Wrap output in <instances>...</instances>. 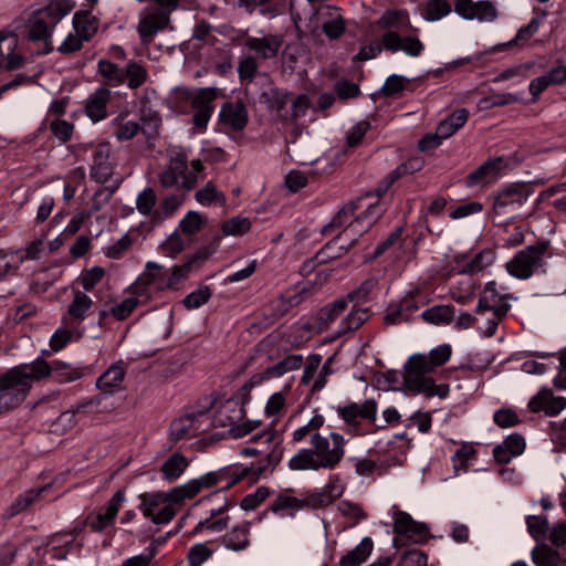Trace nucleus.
<instances>
[{
  "label": "nucleus",
  "instance_id": "20",
  "mask_svg": "<svg viewBox=\"0 0 566 566\" xmlns=\"http://www.w3.org/2000/svg\"><path fill=\"white\" fill-rule=\"evenodd\" d=\"M418 310L419 306L417 302L413 296L409 294L403 298L391 302L387 305L384 315V323L386 325H399L401 323H407Z\"/></svg>",
  "mask_w": 566,
  "mask_h": 566
},
{
  "label": "nucleus",
  "instance_id": "53",
  "mask_svg": "<svg viewBox=\"0 0 566 566\" xmlns=\"http://www.w3.org/2000/svg\"><path fill=\"white\" fill-rule=\"evenodd\" d=\"M532 559L537 566H557L559 554L547 545H541L533 548Z\"/></svg>",
  "mask_w": 566,
  "mask_h": 566
},
{
  "label": "nucleus",
  "instance_id": "24",
  "mask_svg": "<svg viewBox=\"0 0 566 566\" xmlns=\"http://www.w3.org/2000/svg\"><path fill=\"white\" fill-rule=\"evenodd\" d=\"M261 102L266 107L276 114L277 119L289 122V111L286 105L291 102V93L283 90L273 87L262 93Z\"/></svg>",
  "mask_w": 566,
  "mask_h": 566
},
{
  "label": "nucleus",
  "instance_id": "16",
  "mask_svg": "<svg viewBox=\"0 0 566 566\" xmlns=\"http://www.w3.org/2000/svg\"><path fill=\"white\" fill-rule=\"evenodd\" d=\"M454 11L467 20L478 19L479 21L493 22L499 17L495 4L489 0H458Z\"/></svg>",
  "mask_w": 566,
  "mask_h": 566
},
{
  "label": "nucleus",
  "instance_id": "18",
  "mask_svg": "<svg viewBox=\"0 0 566 566\" xmlns=\"http://www.w3.org/2000/svg\"><path fill=\"white\" fill-rule=\"evenodd\" d=\"M203 413L200 415H185L176 420H174L170 424L169 437L174 443H177L181 440H188L193 437L199 436L206 429L202 428L201 418Z\"/></svg>",
  "mask_w": 566,
  "mask_h": 566
},
{
  "label": "nucleus",
  "instance_id": "28",
  "mask_svg": "<svg viewBox=\"0 0 566 566\" xmlns=\"http://www.w3.org/2000/svg\"><path fill=\"white\" fill-rule=\"evenodd\" d=\"M219 472H208L197 479L189 480L187 483L177 485L182 501L195 497L202 489L214 486L220 480Z\"/></svg>",
  "mask_w": 566,
  "mask_h": 566
},
{
  "label": "nucleus",
  "instance_id": "2",
  "mask_svg": "<svg viewBox=\"0 0 566 566\" xmlns=\"http://www.w3.org/2000/svg\"><path fill=\"white\" fill-rule=\"evenodd\" d=\"M346 439L338 432L314 436L308 448H302L289 461L293 471L334 470L345 457Z\"/></svg>",
  "mask_w": 566,
  "mask_h": 566
},
{
  "label": "nucleus",
  "instance_id": "25",
  "mask_svg": "<svg viewBox=\"0 0 566 566\" xmlns=\"http://www.w3.org/2000/svg\"><path fill=\"white\" fill-rule=\"evenodd\" d=\"M364 208V198H357L343 206V208L333 217V219L325 224L321 233L323 235L332 234L335 230L346 228L355 218V212Z\"/></svg>",
  "mask_w": 566,
  "mask_h": 566
},
{
  "label": "nucleus",
  "instance_id": "7",
  "mask_svg": "<svg viewBox=\"0 0 566 566\" xmlns=\"http://www.w3.org/2000/svg\"><path fill=\"white\" fill-rule=\"evenodd\" d=\"M405 368V382L410 390L428 396H441V394L436 390L433 379L428 377V374L432 373L436 368L431 366V361L427 355H412Z\"/></svg>",
  "mask_w": 566,
  "mask_h": 566
},
{
  "label": "nucleus",
  "instance_id": "35",
  "mask_svg": "<svg viewBox=\"0 0 566 566\" xmlns=\"http://www.w3.org/2000/svg\"><path fill=\"white\" fill-rule=\"evenodd\" d=\"M124 84H126L130 90H137L143 86L149 75L147 69L139 62L132 60L124 67Z\"/></svg>",
  "mask_w": 566,
  "mask_h": 566
},
{
  "label": "nucleus",
  "instance_id": "26",
  "mask_svg": "<svg viewBox=\"0 0 566 566\" xmlns=\"http://www.w3.org/2000/svg\"><path fill=\"white\" fill-rule=\"evenodd\" d=\"M111 91L104 86L92 93L85 104V114L94 122H101L107 115V104L111 99Z\"/></svg>",
  "mask_w": 566,
  "mask_h": 566
},
{
  "label": "nucleus",
  "instance_id": "36",
  "mask_svg": "<svg viewBox=\"0 0 566 566\" xmlns=\"http://www.w3.org/2000/svg\"><path fill=\"white\" fill-rule=\"evenodd\" d=\"M184 195H169L160 200V203L154 213V226H158L166 219L175 214L184 202Z\"/></svg>",
  "mask_w": 566,
  "mask_h": 566
},
{
  "label": "nucleus",
  "instance_id": "51",
  "mask_svg": "<svg viewBox=\"0 0 566 566\" xmlns=\"http://www.w3.org/2000/svg\"><path fill=\"white\" fill-rule=\"evenodd\" d=\"M196 200L202 206H224L226 197L222 192L217 191L212 182H208L202 189L196 192Z\"/></svg>",
  "mask_w": 566,
  "mask_h": 566
},
{
  "label": "nucleus",
  "instance_id": "50",
  "mask_svg": "<svg viewBox=\"0 0 566 566\" xmlns=\"http://www.w3.org/2000/svg\"><path fill=\"white\" fill-rule=\"evenodd\" d=\"M494 261L495 252L491 249H484L480 251L478 254H475V256L469 263L465 264L461 272L470 274L478 273L493 264Z\"/></svg>",
  "mask_w": 566,
  "mask_h": 566
},
{
  "label": "nucleus",
  "instance_id": "64",
  "mask_svg": "<svg viewBox=\"0 0 566 566\" xmlns=\"http://www.w3.org/2000/svg\"><path fill=\"white\" fill-rule=\"evenodd\" d=\"M142 297L135 295L134 297H128L122 301L120 303L116 304L111 308V314L118 321H124L127 318L134 310L138 306V304L142 302Z\"/></svg>",
  "mask_w": 566,
  "mask_h": 566
},
{
  "label": "nucleus",
  "instance_id": "52",
  "mask_svg": "<svg viewBox=\"0 0 566 566\" xmlns=\"http://www.w3.org/2000/svg\"><path fill=\"white\" fill-rule=\"evenodd\" d=\"M43 490L44 488L31 489L19 495L18 499L10 505L8 510V516L12 517L27 510L32 503L35 502Z\"/></svg>",
  "mask_w": 566,
  "mask_h": 566
},
{
  "label": "nucleus",
  "instance_id": "3",
  "mask_svg": "<svg viewBox=\"0 0 566 566\" xmlns=\"http://www.w3.org/2000/svg\"><path fill=\"white\" fill-rule=\"evenodd\" d=\"M75 7L74 0H50V2L33 12L29 21L28 38L32 41H44L46 52L53 50L49 46L54 28Z\"/></svg>",
  "mask_w": 566,
  "mask_h": 566
},
{
  "label": "nucleus",
  "instance_id": "31",
  "mask_svg": "<svg viewBox=\"0 0 566 566\" xmlns=\"http://www.w3.org/2000/svg\"><path fill=\"white\" fill-rule=\"evenodd\" d=\"M73 30L86 42L90 41L98 30V19L88 10H81L74 13L72 19Z\"/></svg>",
  "mask_w": 566,
  "mask_h": 566
},
{
  "label": "nucleus",
  "instance_id": "62",
  "mask_svg": "<svg viewBox=\"0 0 566 566\" xmlns=\"http://www.w3.org/2000/svg\"><path fill=\"white\" fill-rule=\"evenodd\" d=\"M332 20L323 21L322 30L331 40L338 39L345 31V20L339 11H333Z\"/></svg>",
  "mask_w": 566,
  "mask_h": 566
},
{
  "label": "nucleus",
  "instance_id": "32",
  "mask_svg": "<svg viewBox=\"0 0 566 566\" xmlns=\"http://www.w3.org/2000/svg\"><path fill=\"white\" fill-rule=\"evenodd\" d=\"M125 369L120 365H112L96 381L97 388L105 394H113L122 387Z\"/></svg>",
  "mask_w": 566,
  "mask_h": 566
},
{
  "label": "nucleus",
  "instance_id": "15",
  "mask_svg": "<svg viewBox=\"0 0 566 566\" xmlns=\"http://www.w3.org/2000/svg\"><path fill=\"white\" fill-rule=\"evenodd\" d=\"M124 502L125 493L124 491L118 490L113 494L103 511L91 513L86 516L85 525L95 533L103 532L105 528L114 524V521Z\"/></svg>",
  "mask_w": 566,
  "mask_h": 566
},
{
  "label": "nucleus",
  "instance_id": "30",
  "mask_svg": "<svg viewBox=\"0 0 566 566\" xmlns=\"http://www.w3.org/2000/svg\"><path fill=\"white\" fill-rule=\"evenodd\" d=\"M190 461L180 452H175L161 464L160 474L169 483L177 481L189 467Z\"/></svg>",
  "mask_w": 566,
  "mask_h": 566
},
{
  "label": "nucleus",
  "instance_id": "44",
  "mask_svg": "<svg viewBox=\"0 0 566 566\" xmlns=\"http://www.w3.org/2000/svg\"><path fill=\"white\" fill-rule=\"evenodd\" d=\"M157 196L153 188H145L137 195L136 209L137 211L149 218L151 227L154 226V213L156 212Z\"/></svg>",
  "mask_w": 566,
  "mask_h": 566
},
{
  "label": "nucleus",
  "instance_id": "59",
  "mask_svg": "<svg viewBox=\"0 0 566 566\" xmlns=\"http://www.w3.org/2000/svg\"><path fill=\"white\" fill-rule=\"evenodd\" d=\"M113 125L116 127L114 134L120 142L132 139L139 129V126L136 122H124V118L119 116L114 119Z\"/></svg>",
  "mask_w": 566,
  "mask_h": 566
},
{
  "label": "nucleus",
  "instance_id": "29",
  "mask_svg": "<svg viewBox=\"0 0 566 566\" xmlns=\"http://www.w3.org/2000/svg\"><path fill=\"white\" fill-rule=\"evenodd\" d=\"M17 45L18 40L14 35L0 33V69L14 70L22 65V56L14 53Z\"/></svg>",
  "mask_w": 566,
  "mask_h": 566
},
{
  "label": "nucleus",
  "instance_id": "48",
  "mask_svg": "<svg viewBox=\"0 0 566 566\" xmlns=\"http://www.w3.org/2000/svg\"><path fill=\"white\" fill-rule=\"evenodd\" d=\"M97 73L112 86L124 84V69L109 60L102 59L98 61Z\"/></svg>",
  "mask_w": 566,
  "mask_h": 566
},
{
  "label": "nucleus",
  "instance_id": "8",
  "mask_svg": "<svg viewBox=\"0 0 566 566\" xmlns=\"http://www.w3.org/2000/svg\"><path fill=\"white\" fill-rule=\"evenodd\" d=\"M532 193L533 190L525 184H511L495 195L493 211L509 219L517 218Z\"/></svg>",
  "mask_w": 566,
  "mask_h": 566
},
{
  "label": "nucleus",
  "instance_id": "23",
  "mask_svg": "<svg viewBox=\"0 0 566 566\" xmlns=\"http://www.w3.org/2000/svg\"><path fill=\"white\" fill-rule=\"evenodd\" d=\"M187 168L186 155L176 153L170 156L167 167L158 174L160 186L166 189L177 186L179 178L187 171Z\"/></svg>",
  "mask_w": 566,
  "mask_h": 566
},
{
  "label": "nucleus",
  "instance_id": "21",
  "mask_svg": "<svg viewBox=\"0 0 566 566\" xmlns=\"http://www.w3.org/2000/svg\"><path fill=\"white\" fill-rule=\"evenodd\" d=\"M382 45L388 51H402L412 57L419 56L424 49L422 42L418 38L401 36L396 31H388L382 35Z\"/></svg>",
  "mask_w": 566,
  "mask_h": 566
},
{
  "label": "nucleus",
  "instance_id": "42",
  "mask_svg": "<svg viewBox=\"0 0 566 566\" xmlns=\"http://www.w3.org/2000/svg\"><path fill=\"white\" fill-rule=\"evenodd\" d=\"M379 27L406 31L411 28L408 13L403 10H388L378 21Z\"/></svg>",
  "mask_w": 566,
  "mask_h": 566
},
{
  "label": "nucleus",
  "instance_id": "56",
  "mask_svg": "<svg viewBox=\"0 0 566 566\" xmlns=\"http://www.w3.org/2000/svg\"><path fill=\"white\" fill-rule=\"evenodd\" d=\"M211 295V289L207 285H201L196 291L189 293L182 303L187 310H196L206 304Z\"/></svg>",
  "mask_w": 566,
  "mask_h": 566
},
{
  "label": "nucleus",
  "instance_id": "58",
  "mask_svg": "<svg viewBox=\"0 0 566 566\" xmlns=\"http://www.w3.org/2000/svg\"><path fill=\"white\" fill-rule=\"evenodd\" d=\"M501 298H499V294L496 291V283L489 282L480 296V300L476 305V312L481 313L484 307H494L501 304Z\"/></svg>",
  "mask_w": 566,
  "mask_h": 566
},
{
  "label": "nucleus",
  "instance_id": "57",
  "mask_svg": "<svg viewBox=\"0 0 566 566\" xmlns=\"http://www.w3.org/2000/svg\"><path fill=\"white\" fill-rule=\"evenodd\" d=\"M52 135L61 143H67L74 133V125L65 119L55 118L49 124Z\"/></svg>",
  "mask_w": 566,
  "mask_h": 566
},
{
  "label": "nucleus",
  "instance_id": "22",
  "mask_svg": "<svg viewBox=\"0 0 566 566\" xmlns=\"http://www.w3.org/2000/svg\"><path fill=\"white\" fill-rule=\"evenodd\" d=\"M283 39L277 34H270L262 38L248 36L244 46L253 51L258 57L263 60L274 59L282 46Z\"/></svg>",
  "mask_w": 566,
  "mask_h": 566
},
{
  "label": "nucleus",
  "instance_id": "41",
  "mask_svg": "<svg viewBox=\"0 0 566 566\" xmlns=\"http://www.w3.org/2000/svg\"><path fill=\"white\" fill-rule=\"evenodd\" d=\"M371 551L373 541L369 537H365L355 548L342 557L340 566H358L366 560Z\"/></svg>",
  "mask_w": 566,
  "mask_h": 566
},
{
  "label": "nucleus",
  "instance_id": "39",
  "mask_svg": "<svg viewBox=\"0 0 566 566\" xmlns=\"http://www.w3.org/2000/svg\"><path fill=\"white\" fill-rule=\"evenodd\" d=\"M223 544L231 551H243L250 545L249 524L234 526L224 537Z\"/></svg>",
  "mask_w": 566,
  "mask_h": 566
},
{
  "label": "nucleus",
  "instance_id": "54",
  "mask_svg": "<svg viewBox=\"0 0 566 566\" xmlns=\"http://www.w3.org/2000/svg\"><path fill=\"white\" fill-rule=\"evenodd\" d=\"M304 507L303 499H296L294 496L281 494L271 504V511L273 513H280L290 510V515H294V511H298Z\"/></svg>",
  "mask_w": 566,
  "mask_h": 566
},
{
  "label": "nucleus",
  "instance_id": "1",
  "mask_svg": "<svg viewBox=\"0 0 566 566\" xmlns=\"http://www.w3.org/2000/svg\"><path fill=\"white\" fill-rule=\"evenodd\" d=\"M217 247L211 250L202 249L190 255L182 264L175 265L171 272H164L163 266L156 262L146 263L144 272L129 286L133 295L143 297L144 301L149 300L155 292H161L171 289L191 272L192 268L200 262L207 260Z\"/></svg>",
  "mask_w": 566,
  "mask_h": 566
},
{
  "label": "nucleus",
  "instance_id": "27",
  "mask_svg": "<svg viewBox=\"0 0 566 566\" xmlns=\"http://www.w3.org/2000/svg\"><path fill=\"white\" fill-rule=\"evenodd\" d=\"M219 119L233 130H242L248 123V112L242 103H224L219 112Z\"/></svg>",
  "mask_w": 566,
  "mask_h": 566
},
{
  "label": "nucleus",
  "instance_id": "55",
  "mask_svg": "<svg viewBox=\"0 0 566 566\" xmlns=\"http://www.w3.org/2000/svg\"><path fill=\"white\" fill-rule=\"evenodd\" d=\"M92 298L88 295L81 291H76L74 293V298L69 306V314L76 319H82L92 306Z\"/></svg>",
  "mask_w": 566,
  "mask_h": 566
},
{
  "label": "nucleus",
  "instance_id": "60",
  "mask_svg": "<svg viewBox=\"0 0 566 566\" xmlns=\"http://www.w3.org/2000/svg\"><path fill=\"white\" fill-rule=\"evenodd\" d=\"M251 228L248 218L233 217L222 223L221 230L224 235H240L247 233Z\"/></svg>",
  "mask_w": 566,
  "mask_h": 566
},
{
  "label": "nucleus",
  "instance_id": "19",
  "mask_svg": "<svg viewBox=\"0 0 566 566\" xmlns=\"http://www.w3.org/2000/svg\"><path fill=\"white\" fill-rule=\"evenodd\" d=\"M394 530L397 534L406 536L413 543H424L428 539L429 530L424 523H419L406 512H397L394 517Z\"/></svg>",
  "mask_w": 566,
  "mask_h": 566
},
{
  "label": "nucleus",
  "instance_id": "13",
  "mask_svg": "<svg viewBox=\"0 0 566 566\" xmlns=\"http://www.w3.org/2000/svg\"><path fill=\"white\" fill-rule=\"evenodd\" d=\"M336 412L346 424V431L356 434L359 429V419L375 422L377 417V403L374 399H367L361 405L350 402L346 406H338Z\"/></svg>",
  "mask_w": 566,
  "mask_h": 566
},
{
  "label": "nucleus",
  "instance_id": "34",
  "mask_svg": "<svg viewBox=\"0 0 566 566\" xmlns=\"http://www.w3.org/2000/svg\"><path fill=\"white\" fill-rule=\"evenodd\" d=\"M325 418L315 411L314 416L302 427L292 433L293 443H301L306 437L310 438V446L313 443L314 436H321L319 429L324 426Z\"/></svg>",
  "mask_w": 566,
  "mask_h": 566
},
{
  "label": "nucleus",
  "instance_id": "37",
  "mask_svg": "<svg viewBox=\"0 0 566 566\" xmlns=\"http://www.w3.org/2000/svg\"><path fill=\"white\" fill-rule=\"evenodd\" d=\"M455 311L452 305H434L421 313V318L432 325L449 324L454 317Z\"/></svg>",
  "mask_w": 566,
  "mask_h": 566
},
{
  "label": "nucleus",
  "instance_id": "61",
  "mask_svg": "<svg viewBox=\"0 0 566 566\" xmlns=\"http://www.w3.org/2000/svg\"><path fill=\"white\" fill-rule=\"evenodd\" d=\"M213 554L206 543H198L190 547L187 558L189 566H201Z\"/></svg>",
  "mask_w": 566,
  "mask_h": 566
},
{
  "label": "nucleus",
  "instance_id": "49",
  "mask_svg": "<svg viewBox=\"0 0 566 566\" xmlns=\"http://www.w3.org/2000/svg\"><path fill=\"white\" fill-rule=\"evenodd\" d=\"M451 6L447 0H428L422 9V17L427 21H438L451 12Z\"/></svg>",
  "mask_w": 566,
  "mask_h": 566
},
{
  "label": "nucleus",
  "instance_id": "10",
  "mask_svg": "<svg viewBox=\"0 0 566 566\" xmlns=\"http://www.w3.org/2000/svg\"><path fill=\"white\" fill-rule=\"evenodd\" d=\"M33 381H40L52 376L57 382H70L81 378L82 373L78 368L73 367L61 360H54L51 364L43 359H35L31 364H25Z\"/></svg>",
  "mask_w": 566,
  "mask_h": 566
},
{
  "label": "nucleus",
  "instance_id": "12",
  "mask_svg": "<svg viewBox=\"0 0 566 566\" xmlns=\"http://www.w3.org/2000/svg\"><path fill=\"white\" fill-rule=\"evenodd\" d=\"M116 161L108 142H102L92 149L90 177L97 184L107 182L114 175Z\"/></svg>",
  "mask_w": 566,
  "mask_h": 566
},
{
  "label": "nucleus",
  "instance_id": "40",
  "mask_svg": "<svg viewBox=\"0 0 566 566\" xmlns=\"http://www.w3.org/2000/svg\"><path fill=\"white\" fill-rule=\"evenodd\" d=\"M303 365V356L300 354H292L265 368V376L273 378L282 377L283 375L298 369Z\"/></svg>",
  "mask_w": 566,
  "mask_h": 566
},
{
  "label": "nucleus",
  "instance_id": "46",
  "mask_svg": "<svg viewBox=\"0 0 566 566\" xmlns=\"http://www.w3.org/2000/svg\"><path fill=\"white\" fill-rule=\"evenodd\" d=\"M539 23L537 19H532L526 25L522 27L516 35L509 42L497 44L493 48V52L509 49L513 45H524L538 30Z\"/></svg>",
  "mask_w": 566,
  "mask_h": 566
},
{
  "label": "nucleus",
  "instance_id": "11",
  "mask_svg": "<svg viewBox=\"0 0 566 566\" xmlns=\"http://www.w3.org/2000/svg\"><path fill=\"white\" fill-rule=\"evenodd\" d=\"M170 13L155 9L154 6L145 7L138 14L137 33L140 42L148 45L156 34L165 30L170 23Z\"/></svg>",
  "mask_w": 566,
  "mask_h": 566
},
{
  "label": "nucleus",
  "instance_id": "33",
  "mask_svg": "<svg viewBox=\"0 0 566 566\" xmlns=\"http://www.w3.org/2000/svg\"><path fill=\"white\" fill-rule=\"evenodd\" d=\"M469 118V112L465 108H459L441 120L437 127L439 136L447 139L464 126Z\"/></svg>",
  "mask_w": 566,
  "mask_h": 566
},
{
  "label": "nucleus",
  "instance_id": "4",
  "mask_svg": "<svg viewBox=\"0 0 566 566\" xmlns=\"http://www.w3.org/2000/svg\"><path fill=\"white\" fill-rule=\"evenodd\" d=\"M33 382L25 364L15 366L0 375V413L20 406L27 398Z\"/></svg>",
  "mask_w": 566,
  "mask_h": 566
},
{
  "label": "nucleus",
  "instance_id": "45",
  "mask_svg": "<svg viewBox=\"0 0 566 566\" xmlns=\"http://www.w3.org/2000/svg\"><path fill=\"white\" fill-rule=\"evenodd\" d=\"M229 509V504L227 501L222 505H220L217 509H211L209 517H207L205 521H201L197 524L195 531L199 532L203 528L210 530L211 532H221L223 531L229 522V517L214 520L217 516L223 514Z\"/></svg>",
  "mask_w": 566,
  "mask_h": 566
},
{
  "label": "nucleus",
  "instance_id": "38",
  "mask_svg": "<svg viewBox=\"0 0 566 566\" xmlns=\"http://www.w3.org/2000/svg\"><path fill=\"white\" fill-rule=\"evenodd\" d=\"M347 301L346 298H337L333 303H329L322 307L316 314V321L318 323V327L321 329L326 328L331 323H333L339 315L346 310Z\"/></svg>",
  "mask_w": 566,
  "mask_h": 566
},
{
  "label": "nucleus",
  "instance_id": "6",
  "mask_svg": "<svg viewBox=\"0 0 566 566\" xmlns=\"http://www.w3.org/2000/svg\"><path fill=\"white\" fill-rule=\"evenodd\" d=\"M370 227L363 222L357 216L348 223V226L335 235L325 247L317 252L315 259L319 263L336 259L345 254L352 249L358 239L368 232Z\"/></svg>",
  "mask_w": 566,
  "mask_h": 566
},
{
  "label": "nucleus",
  "instance_id": "63",
  "mask_svg": "<svg viewBox=\"0 0 566 566\" xmlns=\"http://www.w3.org/2000/svg\"><path fill=\"white\" fill-rule=\"evenodd\" d=\"M409 83H410V80L408 77L402 76V75L392 74V75L388 76L387 80L385 81V83L381 87V92L386 96H394V95L402 92L403 90H406L407 86L409 85Z\"/></svg>",
  "mask_w": 566,
  "mask_h": 566
},
{
  "label": "nucleus",
  "instance_id": "43",
  "mask_svg": "<svg viewBox=\"0 0 566 566\" xmlns=\"http://www.w3.org/2000/svg\"><path fill=\"white\" fill-rule=\"evenodd\" d=\"M509 310L510 304L507 303H501L499 306L494 307H484L480 314L484 315L490 313V316L486 317L485 327H481L482 333L489 337L494 335L500 321L506 316Z\"/></svg>",
  "mask_w": 566,
  "mask_h": 566
},
{
  "label": "nucleus",
  "instance_id": "47",
  "mask_svg": "<svg viewBox=\"0 0 566 566\" xmlns=\"http://www.w3.org/2000/svg\"><path fill=\"white\" fill-rule=\"evenodd\" d=\"M369 318V310L354 307L339 324V334H347L357 331Z\"/></svg>",
  "mask_w": 566,
  "mask_h": 566
},
{
  "label": "nucleus",
  "instance_id": "5",
  "mask_svg": "<svg viewBox=\"0 0 566 566\" xmlns=\"http://www.w3.org/2000/svg\"><path fill=\"white\" fill-rule=\"evenodd\" d=\"M177 486L168 492H145L139 495L138 509L144 517L149 518L154 524H167L176 515L174 504H181L184 501Z\"/></svg>",
  "mask_w": 566,
  "mask_h": 566
},
{
  "label": "nucleus",
  "instance_id": "9",
  "mask_svg": "<svg viewBox=\"0 0 566 566\" xmlns=\"http://www.w3.org/2000/svg\"><path fill=\"white\" fill-rule=\"evenodd\" d=\"M546 250V242H538L526 247L518 251L514 258L506 263L507 272L520 280L531 277L535 270L544 265Z\"/></svg>",
  "mask_w": 566,
  "mask_h": 566
},
{
  "label": "nucleus",
  "instance_id": "14",
  "mask_svg": "<svg viewBox=\"0 0 566 566\" xmlns=\"http://www.w3.org/2000/svg\"><path fill=\"white\" fill-rule=\"evenodd\" d=\"M217 98L216 88L202 87L191 96V107L193 109L192 123L196 128L205 130L214 111V101Z\"/></svg>",
  "mask_w": 566,
  "mask_h": 566
},
{
  "label": "nucleus",
  "instance_id": "17",
  "mask_svg": "<svg viewBox=\"0 0 566 566\" xmlns=\"http://www.w3.org/2000/svg\"><path fill=\"white\" fill-rule=\"evenodd\" d=\"M505 159L502 156L489 158L465 178L469 188L493 184L502 176Z\"/></svg>",
  "mask_w": 566,
  "mask_h": 566
}]
</instances>
